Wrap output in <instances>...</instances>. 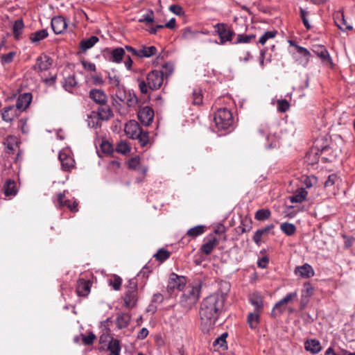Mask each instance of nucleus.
I'll return each mask as SVG.
<instances>
[{
  "mask_svg": "<svg viewBox=\"0 0 355 355\" xmlns=\"http://www.w3.org/2000/svg\"><path fill=\"white\" fill-rule=\"evenodd\" d=\"M225 297L223 293H214L205 298L201 304L199 315L201 329L205 333L212 329L222 313Z\"/></svg>",
  "mask_w": 355,
  "mask_h": 355,
  "instance_id": "nucleus-1",
  "label": "nucleus"
},
{
  "mask_svg": "<svg viewBox=\"0 0 355 355\" xmlns=\"http://www.w3.org/2000/svg\"><path fill=\"white\" fill-rule=\"evenodd\" d=\"M139 87L142 94H147L148 90H157L160 88L164 82L163 72L153 70L149 72L146 80L138 79Z\"/></svg>",
  "mask_w": 355,
  "mask_h": 355,
  "instance_id": "nucleus-2",
  "label": "nucleus"
},
{
  "mask_svg": "<svg viewBox=\"0 0 355 355\" xmlns=\"http://www.w3.org/2000/svg\"><path fill=\"white\" fill-rule=\"evenodd\" d=\"M200 286L189 284L184 288L180 304L186 310H191L197 303L200 297Z\"/></svg>",
  "mask_w": 355,
  "mask_h": 355,
  "instance_id": "nucleus-3",
  "label": "nucleus"
},
{
  "mask_svg": "<svg viewBox=\"0 0 355 355\" xmlns=\"http://www.w3.org/2000/svg\"><path fill=\"white\" fill-rule=\"evenodd\" d=\"M214 121L218 129L226 130L233 123L232 114L227 108L218 109L214 114Z\"/></svg>",
  "mask_w": 355,
  "mask_h": 355,
  "instance_id": "nucleus-4",
  "label": "nucleus"
},
{
  "mask_svg": "<svg viewBox=\"0 0 355 355\" xmlns=\"http://www.w3.org/2000/svg\"><path fill=\"white\" fill-rule=\"evenodd\" d=\"M123 300L126 308L132 309L135 306L137 300V284L135 279L129 281Z\"/></svg>",
  "mask_w": 355,
  "mask_h": 355,
  "instance_id": "nucleus-5",
  "label": "nucleus"
},
{
  "mask_svg": "<svg viewBox=\"0 0 355 355\" xmlns=\"http://www.w3.org/2000/svg\"><path fill=\"white\" fill-rule=\"evenodd\" d=\"M258 133L260 136H266V145L268 148H277L279 146V137L276 135V132L272 133L267 124L261 125L258 130Z\"/></svg>",
  "mask_w": 355,
  "mask_h": 355,
  "instance_id": "nucleus-6",
  "label": "nucleus"
},
{
  "mask_svg": "<svg viewBox=\"0 0 355 355\" xmlns=\"http://www.w3.org/2000/svg\"><path fill=\"white\" fill-rule=\"evenodd\" d=\"M297 298V292L288 293L284 298L275 304L272 309V314L275 316L282 314L285 311V305L292 303Z\"/></svg>",
  "mask_w": 355,
  "mask_h": 355,
  "instance_id": "nucleus-7",
  "label": "nucleus"
},
{
  "mask_svg": "<svg viewBox=\"0 0 355 355\" xmlns=\"http://www.w3.org/2000/svg\"><path fill=\"white\" fill-rule=\"evenodd\" d=\"M186 278L184 276H178L175 273L170 275L167 290L172 292L175 289L183 291L186 287Z\"/></svg>",
  "mask_w": 355,
  "mask_h": 355,
  "instance_id": "nucleus-8",
  "label": "nucleus"
},
{
  "mask_svg": "<svg viewBox=\"0 0 355 355\" xmlns=\"http://www.w3.org/2000/svg\"><path fill=\"white\" fill-rule=\"evenodd\" d=\"M314 290L315 288L309 282H306L303 284L300 296V310H304L306 308L309 302L310 297L313 295Z\"/></svg>",
  "mask_w": 355,
  "mask_h": 355,
  "instance_id": "nucleus-9",
  "label": "nucleus"
},
{
  "mask_svg": "<svg viewBox=\"0 0 355 355\" xmlns=\"http://www.w3.org/2000/svg\"><path fill=\"white\" fill-rule=\"evenodd\" d=\"M295 47L297 51V53L295 55V62L303 67H306L310 60L311 53L310 51L299 45H295Z\"/></svg>",
  "mask_w": 355,
  "mask_h": 355,
  "instance_id": "nucleus-10",
  "label": "nucleus"
},
{
  "mask_svg": "<svg viewBox=\"0 0 355 355\" xmlns=\"http://www.w3.org/2000/svg\"><path fill=\"white\" fill-rule=\"evenodd\" d=\"M52 59L46 54H42L36 59L35 64L33 69L37 73L47 71L52 65Z\"/></svg>",
  "mask_w": 355,
  "mask_h": 355,
  "instance_id": "nucleus-11",
  "label": "nucleus"
},
{
  "mask_svg": "<svg viewBox=\"0 0 355 355\" xmlns=\"http://www.w3.org/2000/svg\"><path fill=\"white\" fill-rule=\"evenodd\" d=\"M216 32L220 37V44H223L226 42L231 41L234 32L230 29L227 28L224 24H216L215 26Z\"/></svg>",
  "mask_w": 355,
  "mask_h": 355,
  "instance_id": "nucleus-12",
  "label": "nucleus"
},
{
  "mask_svg": "<svg viewBox=\"0 0 355 355\" xmlns=\"http://www.w3.org/2000/svg\"><path fill=\"white\" fill-rule=\"evenodd\" d=\"M32 101V94L31 93H24L20 94L17 99L15 107L19 113L25 111L31 104Z\"/></svg>",
  "mask_w": 355,
  "mask_h": 355,
  "instance_id": "nucleus-13",
  "label": "nucleus"
},
{
  "mask_svg": "<svg viewBox=\"0 0 355 355\" xmlns=\"http://www.w3.org/2000/svg\"><path fill=\"white\" fill-rule=\"evenodd\" d=\"M154 117V111L148 106L140 109L138 112L139 121L145 125H148L152 122Z\"/></svg>",
  "mask_w": 355,
  "mask_h": 355,
  "instance_id": "nucleus-14",
  "label": "nucleus"
},
{
  "mask_svg": "<svg viewBox=\"0 0 355 355\" xmlns=\"http://www.w3.org/2000/svg\"><path fill=\"white\" fill-rule=\"evenodd\" d=\"M142 129L140 128L139 123L134 121L131 120L128 121L124 128V131L125 134L131 139H136V137H138V134Z\"/></svg>",
  "mask_w": 355,
  "mask_h": 355,
  "instance_id": "nucleus-15",
  "label": "nucleus"
},
{
  "mask_svg": "<svg viewBox=\"0 0 355 355\" xmlns=\"http://www.w3.org/2000/svg\"><path fill=\"white\" fill-rule=\"evenodd\" d=\"M66 19L63 17H55L51 20V28L55 34L62 33L67 28Z\"/></svg>",
  "mask_w": 355,
  "mask_h": 355,
  "instance_id": "nucleus-16",
  "label": "nucleus"
},
{
  "mask_svg": "<svg viewBox=\"0 0 355 355\" xmlns=\"http://www.w3.org/2000/svg\"><path fill=\"white\" fill-rule=\"evenodd\" d=\"M58 158L60 161L63 170L69 171L73 168L75 164L74 160L65 151H60L58 155Z\"/></svg>",
  "mask_w": 355,
  "mask_h": 355,
  "instance_id": "nucleus-17",
  "label": "nucleus"
},
{
  "mask_svg": "<svg viewBox=\"0 0 355 355\" xmlns=\"http://www.w3.org/2000/svg\"><path fill=\"white\" fill-rule=\"evenodd\" d=\"M19 112L14 105L5 107L3 109L1 115L4 121L11 122L15 117L19 115Z\"/></svg>",
  "mask_w": 355,
  "mask_h": 355,
  "instance_id": "nucleus-18",
  "label": "nucleus"
},
{
  "mask_svg": "<svg viewBox=\"0 0 355 355\" xmlns=\"http://www.w3.org/2000/svg\"><path fill=\"white\" fill-rule=\"evenodd\" d=\"M295 273L302 278H310L315 274L313 268L308 263L296 267Z\"/></svg>",
  "mask_w": 355,
  "mask_h": 355,
  "instance_id": "nucleus-19",
  "label": "nucleus"
},
{
  "mask_svg": "<svg viewBox=\"0 0 355 355\" xmlns=\"http://www.w3.org/2000/svg\"><path fill=\"white\" fill-rule=\"evenodd\" d=\"M304 348L312 354H316L322 350L321 344L317 339H307L304 342Z\"/></svg>",
  "mask_w": 355,
  "mask_h": 355,
  "instance_id": "nucleus-20",
  "label": "nucleus"
},
{
  "mask_svg": "<svg viewBox=\"0 0 355 355\" xmlns=\"http://www.w3.org/2000/svg\"><path fill=\"white\" fill-rule=\"evenodd\" d=\"M313 52L321 59L322 62L331 64L330 55L324 46H314Z\"/></svg>",
  "mask_w": 355,
  "mask_h": 355,
  "instance_id": "nucleus-21",
  "label": "nucleus"
},
{
  "mask_svg": "<svg viewBox=\"0 0 355 355\" xmlns=\"http://www.w3.org/2000/svg\"><path fill=\"white\" fill-rule=\"evenodd\" d=\"M76 293L78 296L86 297L90 293V282L83 279H80L77 283Z\"/></svg>",
  "mask_w": 355,
  "mask_h": 355,
  "instance_id": "nucleus-22",
  "label": "nucleus"
},
{
  "mask_svg": "<svg viewBox=\"0 0 355 355\" xmlns=\"http://www.w3.org/2000/svg\"><path fill=\"white\" fill-rule=\"evenodd\" d=\"M249 301L254 307L255 311L262 312L263 303L262 296L259 293H253L249 295Z\"/></svg>",
  "mask_w": 355,
  "mask_h": 355,
  "instance_id": "nucleus-23",
  "label": "nucleus"
},
{
  "mask_svg": "<svg viewBox=\"0 0 355 355\" xmlns=\"http://www.w3.org/2000/svg\"><path fill=\"white\" fill-rule=\"evenodd\" d=\"M89 97L96 103L104 105L107 102V96L103 91L98 89H92L89 92Z\"/></svg>",
  "mask_w": 355,
  "mask_h": 355,
  "instance_id": "nucleus-24",
  "label": "nucleus"
},
{
  "mask_svg": "<svg viewBox=\"0 0 355 355\" xmlns=\"http://www.w3.org/2000/svg\"><path fill=\"white\" fill-rule=\"evenodd\" d=\"M261 312L255 311L248 313L247 317V323L251 329H255L258 327L260 322V315Z\"/></svg>",
  "mask_w": 355,
  "mask_h": 355,
  "instance_id": "nucleus-25",
  "label": "nucleus"
},
{
  "mask_svg": "<svg viewBox=\"0 0 355 355\" xmlns=\"http://www.w3.org/2000/svg\"><path fill=\"white\" fill-rule=\"evenodd\" d=\"M131 320L130 315L128 313H120L116 318V325L118 329H122L126 328Z\"/></svg>",
  "mask_w": 355,
  "mask_h": 355,
  "instance_id": "nucleus-26",
  "label": "nucleus"
},
{
  "mask_svg": "<svg viewBox=\"0 0 355 355\" xmlns=\"http://www.w3.org/2000/svg\"><path fill=\"white\" fill-rule=\"evenodd\" d=\"M307 194L308 193L304 189L300 188L289 197V200L293 203H300L306 200Z\"/></svg>",
  "mask_w": 355,
  "mask_h": 355,
  "instance_id": "nucleus-27",
  "label": "nucleus"
},
{
  "mask_svg": "<svg viewBox=\"0 0 355 355\" xmlns=\"http://www.w3.org/2000/svg\"><path fill=\"white\" fill-rule=\"evenodd\" d=\"M98 40V37L96 36H92L88 39H83L80 42V48L83 52H85L92 48Z\"/></svg>",
  "mask_w": 355,
  "mask_h": 355,
  "instance_id": "nucleus-28",
  "label": "nucleus"
},
{
  "mask_svg": "<svg viewBox=\"0 0 355 355\" xmlns=\"http://www.w3.org/2000/svg\"><path fill=\"white\" fill-rule=\"evenodd\" d=\"M218 243V241L216 237H211L202 245L201 250L208 255L212 252Z\"/></svg>",
  "mask_w": 355,
  "mask_h": 355,
  "instance_id": "nucleus-29",
  "label": "nucleus"
},
{
  "mask_svg": "<svg viewBox=\"0 0 355 355\" xmlns=\"http://www.w3.org/2000/svg\"><path fill=\"white\" fill-rule=\"evenodd\" d=\"M125 56V50L121 47H118L112 49L110 51V60L116 62L120 63L122 61L123 58Z\"/></svg>",
  "mask_w": 355,
  "mask_h": 355,
  "instance_id": "nucleus-30",
  "label": "nucleus"
},
{
  "mask_svg": "<svg viewBox=\"0 0 355 355\" xmlns=\"http://www.w3.org/2000/svg\"><path fill=\"white\" fill-rule=\"evenodd\" d=\"M157 52V50L154 46H142L140 49H139V58H150L154 55H155Z\"/></svg>",
  "mask_w": 355,
  "mask_h": 355,
  "instance_id": "nucleus-31",
  "label": "nucleus"
},
{
  "mask_svg": "<svg viewBox=\"0 0 355 355\" xmlns=\"http://www.w3.org/2000/svg\"><path fill=\"white\" fill-rule=\"evenodd\" d=\"M335 23L340 30H352V26L347 24L343 12H338L335 17Z\"/></svg>",
  "mask_w": 355,
  "mask_h": 355,
  "instance_id": "nucleus-32",
  "label": "nucleus"
},
{
  "mask_svg": "<svg viewBox=\"0 0 355 355\" xmlns=\"http://www.w3.org/2000/svg\"><path fill=\"white\" fill-rule=\"evenodd\" d=\"M3 187L5 196L7 197L15 196L17 193V184L15 181H6Z\"/></svg>",
  "mask_w": 355,
  "mask_h": 355,
  "instance_id": "nucleus-33",
  "label": "nucleus"
},
{
  "mask_svg": "<svg viewBox=\"0 0 355 355\" xmlns=\"http://www.w3.org/2000/svg\"><path fill=\"white\" fill-rule=\"evenodd\" d=\"M3 144L5 145L7 153H10L15 150L17 147L18 142L17 137L14 136H8L4 141Z\"/></svg>",
  "mask_w": 355,
  "mask_h": 355,
  "instance_id": "nucleus-34",
  "label": "nucleus"
},
{
  "mask_svg": "<svg viewBox=\"0 0 355 355\" xmlns=\"http://www.w3.org/2000/svg\"><path fill=\"white\" fill-rule=\"evenodd\" d=\"M96 114H98L101 121L108 120L112 116V112L108 106L99 107L98 112H96Z\"/></svg>",
  "mask_w": 355,
  "mask_h": 355,
  "instance_id": "nucleus-35",
  "label": "nucleus"
},
{
  "mask_svg": "<svg viewBox=\"0 0 355 355\" xmlns=\"http://www.w3.org/2000/svg\"><path fill=\"white\" fill-rule=\"evenodd\" d=\"M48 36V32L43 29L36 31L30 35V40L32 43H38Z\"/></svg>",
  "mask_w": 355,
  "mask_h": 355,
  "instance_id": "nucleus-36",
  "label": "nucleus"
},
{
  "mask_svg": "<svg viewBox=\"0 0 355 355\" xmlns=\"http://www.w3.org/2000/svg\"><path fill=\"white\" fill-rule=\"evenodd\" d=\"M101 121L98 114L94 112L88 115L87 124L90 128H96L101 126Z\"/></svg>",
  "mask_w": 355,
  "mask_h": 355,
  "instance_id": "nucleus-37",
  "label": "nucleus"
},
{
  "mask_svg": "<svg viewBox=\"0 0 355 355\" xmlns=\"http://www.w3.org/2000/svg\"><path fill=\"white\" fill-rule=\"evenodd\" d=\"M24 27V24L21 19H19L15 21L13 25V35L16 40H19L20 38Z\"/></svg>",
  "mask_w": 355,
  "mask_h": 355,
  "instance_id": "nucleus-38",
  "label": "nucleus"
},
{
  "mask_svg": "<svg viewBox=\"0 0 355 355\" xmlns=\"http://www.w3.org/2000/svg\"><path fill=\"white\" fill-rule=\"evenodd\" d=\"M205 231V226L204 225H197L192 228H190L187 234L192 238H196L201 234H202Z\"/></svg>",
  "mask_w": 355,
  "mask_h": 355,
  "instance_id": "nucleus-39",
  "label": "nucleus"
},
{
  "mask_svg": "<svg viewBox=\"0 0 355 355\" xmlns=\"http://www.w3.org/2000/svg\"><path fill=\"white\" fill-rule=\"evenodd\" d=\"M280 230L287 236H292L296 232L295 226L290 223H283L280 225Z\"/></svg>",
  "mask_w": 355,
  "mask_h": 355,
  "instance_id": "nucleus-40",
  "label": "nucleus"
},
{
  "mask_svg": "<svg viewBox=\"0 0 355 355\" xmlns=\"http://www.w3.org/2000/svg\"><path fill=\"white\" fill-rule=\"evenodd\" d=\"M77 85V82L73 76H69L64 80L63 87L69 92H71L73 88Z\"/></svg>",
  "mask_w": 355,
  "mask_h": 355,
  "instance_id": "nucleus-41",
  "label": "nucleus"
},
{
  "mask_svg": "<svg viewBox=\"0 0 355 355\" xmlns=\"http://www.w3.org/2000/svg\"><path fill=\"white\" fill-rule=\"evenodd\" d=\"M270 216V211L266 209H261L257 211L254 215L255 219L257 220H264L268 219Z\"/></svg>",
  "mask_w": 355,
  "mask_h": 355,
  "instance_id": "nucleus-42",
  "label": "nucleus"
},
{
  "mask_svg": "<svg viewBox=\"0 0 355 355\" xmlns=\"http://www.w3.org/2000/svg\"><path fill=\"white\" fill-rule=\"evenodd\" d=\"M277 32L276 31H268L264 33L259 40V43L261 45H264L269 39L274 38Z\"/></svg>",
  "mask_w": 355,
  "mask_h": 355,
  "instance_id": "nucleus-43",
  "label": "nucleus"
},
{
  "mask_svg": "<svg viewBox=\"0 0 355 355\" xmlns=\"http://www.w3.org/2000/svg\"><path fill=\"white\" fill-rule=\"evenodd\" d=\"M110 350V355H119L121 348L119 346V342L117 340H113L108 347Z\"/></svg>",
  "mask_w": 355,
  "mask_h": 355,
  "instance_id": "nucleus-44",
  "label": "nucleus"
},
{
  "mask_svg": "<svg viewBox=\"0 0 355 355\" xmlns=\"http://www.w3.org/2000/svg\"><path fill=\"white\" fill-rule=\"evenodd\" d=\"M138 135H139L138 137H136V139L139 140L141 146H146L149 143L148 132L141 130Z\"/></svg>",
  "mask_w": 355,
  "mask_h": 355,
  "instance_id": "nucleus-45",
  "label": "nucleus"
},
{
  "mask_svg": "<svg viewBox=\"0 0 355 355\" xmlns=\"http://www.w3.org/2000/svg\"><path fill=\"white\" fill-rule=\"evenodd\" d=\"M127 95L123 90L119 87L114 95V101L118 104L123 103L126 101Z\"/></svg>",
  "mask_w": 355,
  "mask_h": 355,
  "instance_id": "nucleus-46",
  "label": "nucleus"
},
{
  "mask_svg": "<svg viewBox=\"0 0 355 355\" xmlns=\"http://www.w3.org/2000/svg\"><path fill=\"white\" fill-rule=\"evenodd\" d=\"M116 150L118 153L125 155L130 151V147L127 142L121 141L116 145Z\"/></svg>",
  "mask_w": 355,
  "mask_h": 355,
  "instance_id": "nucleus-47",
  "label": "nucleus"
},
{
  "mask_svg": "<svg viewBox=\"0 0 355 355\" xmlns=\"http://www.w3.org/2000/svg\"><path fill=\"white\" fill-rule=\"evenodd\" d=\"M255 37L254 35H243L240 34L237 37V40L235 42L236 44L239 43H250L251 42Z\"/></svg>",
  "mask_w": 355,
  "mask_h": 355,
  "instance_id": "nucleus-48",
  "label": "nucleus"
},
{
  "mask_svg": "<svg viewBox=\"0 0 355 355\" xmlns=\"http://www.w3.org/2000/svg\"><path fill=\"white\" fill-rule=\"evenodd\" d=\"M277 110L280 112H286L288 110L290 104L286 99H279L277 101Z\"/></svg>",
  "mask_w": 355,
  "mask_h": 355,
  "instance_id": "nucleus-49",
  "label": "nucleus"
},
{
  "mask_svg": "<svg viewBox=\"0 0 355 355\" xmlns=\"http://www.w3.org/2000/svg\"><path fill=\"white\" fill-rule=\"evenodd\" d=\"M157 260L164 261L170 257V252L164 249H159L154 256Z\"/></svg>",
  "mask_w": 355,
  "mask_h": 355,
  "instance_id": "nucleus-50",
  "label": "nucleus"
},
{
  "mask_svg": "<svg viewBox=\"0 0 355 355\" xmlns=\"http://www.w3.org/2000/svg\"><path fill=\"white\" fill-rule=\"evenodd\" d=\"M339 180V178L336 173H331L328 176L327 180L324 182V187H329L335 184Z\"/></svg>",
  "mask_w": 355,
  "mask_h": 355,
  "instance_id": "nucleus-51",
  "label": "nucleus"
},
{
  "mask_svg": "<svg viewBox=\"0 0 355 355\" xmlns=\"http://www.w3.org/2000/svg\"><path fill=\"white\" fill-rule=\"evenodd\" d=\"M122 284V279L119 276L114 275L112 279H110V285L113 287L115 291L120 289Z\"/></svg>",
  "mask_w": 355,
  "mask_h": 355,
  "instance_id": "nucleus-52",
  "label": "nucleus"
},
{
  "mask_svg": "<svg viewBox=\"0 0 355 355\" xmlns=\"http://www.w3.org/2000/svg\"><path fill=\"white\" fill-rule=\"evenodd\" d=\"M140 164V158L138 156H135L134 157H132L128 161V167L131 169H139V166Z\"/></svg>",
  "mask_w": 355,
  "mask_h": 355,
  "instance_id": "nucleus-53",
  "label": "nucleus"
},
{
  "mask_svg": "<svg viewBox=\"0 0 355 355\" xmlns=\"http://www.w3.org/2000/svg\"><path fill=\"white\" fill-rule=\"evenodd\" d=\"M95 339L96 336L92 332L89 333L87 336H83V342L85 345L93 344Z\"/></svg>",
  "mask_w": 355,
  "mask_h": 355,
  "instance_id": "nucleus-54",
  "label": "nucleus"
},
{
  "mask_svg": "<svg viewBox=\"0 0 355 355\" xmlns=\"http://www.w3.org/2000/svg\"><path fill=\"white\" fill-rule=\"evenodd\" d=\"M163 72V77H168L173 71V67L171 64H166L162 67V69L160 71Z\"/></svg>",
  "mask_w": 355,
  "mask_h": 355,
  "instance_id": "nucleus-55",
  "label": "nucleus"
},
{
  "mask_svg": "<svg viewBox=\"0 0 355 355\" xmlns=\"http://www.w3.org/2000/svg\"><path fill=\"white\" fill-rule=\"evenodd\" d=\"M78 203L76 201H73L71 202V201L68 199L64 200V207H67L71 211L76 212L78 211L77 209Z\"/></svg>",
  "mask_w": 355,
  "mask_h": 355,
  "instance_id": "nucleus-56",
  "label": "nucleus"
},
{
  "mask_svg": "<svg viewBox=\"0 0 355 355\" xmlns=\"http://www.w3.org/2000/svg\"><path fill=\"white\" fill-rule=\"evenodd\" d=\"M16 53L15 51H11L8 53L3 54L1 55V62L3 63H10L12 61L14 56Z\"/></svg>",
  "mask_w": 355,
  "mask_h": 355,
  "instance_id": "nucleus-57",
  "label": "nucleus"
},
{
  "mask_svg": "<svg viewBox=\"0 0 355 355\" xmlns=\"http://www.w3.org/2000/svg\"><path fill=\"white\" fill-rule=\"evenodd\" d=\"M128 107L134 106L137 103V98L135 95L129 94L127 95L126 101L124 102Z\"/></svg>",
  "mask_w": 355,
  "mask_h": 355,
  "instance_id": "nucleus-58",
  "label": "nucleus"
},
{
  "mask_svg": "<svg viewBox=\"0 0 355 355\" xmlns=\"http://www.w3.org/2000/svg\"><path fill=\"white\" fill-rule=\"evenodd\" d=\"M307 15H308V12L301 8H300V16L302 17L303 24L307 29H309L311 28V26L306 19Z\"/></svg>",
  "mask_w": 355,
  "mask_h": 355,
  "instance_id": "nucleus-59",
  "label": "nucleus"
},
{
  "mask_svg": "<svg viewBox=\"0 0 355 355\" xmlns=\"http://www.w3.org/2000/svg\"><path fill=\"white\" fill-rule=\"evenodd\" d=\"M227 334L226 333L221 335V336L216 338L214 341L215 345H219L220 347H223L226 345V340L225 338L227 337Z\"/></svg>",
  "mask_w": 355,
  "mask_h": 355,
  "instance_id": "nucleus-60",
  "label": "nucleus"
},
{
  "mask_svg": "<svg viewBox=\"0 0 355 355\" xmlns=\"http://www.w3.org/2000/svg\"><path fill=\"white\" fill-rule=\"evenodd\" d=\"M202 102V96L200 92H193V103L194 105H200Z\"/></svg>",
  "mask_w": 355,
  "mask_h": 355,
  "instance_id": "nucleus-61",
  "label": "nucleus"
},
{
  "mask_svg": "<svg viewBox=\"0 0 355 355\" xmlns=\"http://www.w3.org/2000/svg\"><path fill=\"white\" fill-rule=\"evenodd\" d=\"M82 64L83 68L87 71H95L96 66L94 63L88 61L83 60L82 61Z\"/></svg>",
  "mask_w": 355,
  "mask_h": 355,
  "instance_id": "nucleus-62",
  "label": "nucleus"
},
{
  "mask_svg": "<svg viewBox=\"0 0 355 355\" xmlns=\"http://www.w3.org/2000/svg\"><path fill=\"white\" fill-rule=\"evenodd\" d=\"M315 177H306L304 180V184L306 189L311 188L315 182Z\"/></svg>",
  "mask_w": 355,
  "mask_h": 355,
  "instance_id": "nucleus-63",
  "label": "nucleus"
},
{
  "mask_svg": "<svg viewBox=\"0 0 355 355\" xmlns=\"http://www.w3.org/2000/svg\"><path fill=\"white\" fill-rule=\"evenodd\" d=\"M108 79H109V83L111 85H112L113 86H115V87H119V86L120 80H119V77L116 76V75H114V76H112L109 73Z\"/></svg>",
  "mask_w": 355,
  "mask_h": 355,
  "instance_id": "nucleus-64",
  "label": "nucleus"
}]
</instances>
